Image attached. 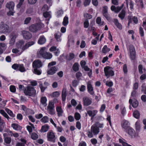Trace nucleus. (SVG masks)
<instances>
[{"instance_id":"1","label":"nucleus","mask_w":146,"mask_h":146,"mask_svg":"<svg viewBox=\"0 0 146 146\" xmlns=\"http://www.w3.org/2000/svg\"><path fill=\"white\" fill-rule=\"evenodd\" d=\"M103 127V124H100L99 123H96L93 125L91 127V131H89L88 132V137L90 138L92 137L93 135L92 133L94 135H96L99 132V128H102Z\"/></svg>"},{"instance_id":"2","label":"nucleus","mask_w":146,"mask_h":146,"mask_svg":"<svg viewBox=\"0 0 146 146\" xmlns=\"http://www.w3.org/2000/svg\"><path fill=\"white\" fill-rule=\"evenodd\" d=\"M42 66V62L39 60L34 61L33 63V67L34 68V73L35 74L40 75L41 74L40 71L37 69V68H39Z\"/></svg>"},{"instance_id":"3","label":"nucleus","mask_w":146,"mask_h":146,"mask_svg":"<svg viewBox=\"0 0 146 146\" xmlns=\"http://www.w3.org/2000/svg\"><path fill=\"white\" fill-rule=\"evenodd\" d=\"M10 32L9 26L4 22H1L0 24V33L6 34Z\"/></svg>"},{"instance_id":"4","label":"nucleus","mask_w":146,"mask_h":146,"mask_svg":"<svg viewBox=\"0 0 146 146\" xmlns=\"http://www.w3.org/2000/svg\"><path fill=\"white\" fill-rule=\"evenodd\" d=\"M42 27L41 24L40 23L33 24L29 27V30L32 32H36L40 30Z\"/></svg>"},{"instance_id":"5","label":"nucleus","mask_w":146,"mask_h":146,"mask_svg":"<svg viewBox=\"0 0 146 146\" xmlns=\"http://www.w3.org/2000/svg\"><path fill=\"white\" fill-rule=\"evenodd\" d=\"M24 93L26 95L31 96L35 95L36 91L33 88L28 86L25 90Z\"/></svg>"},{"instance_id":"6","label":"nucleus","mask_w":146,"mask_h":146,"mask_svg":"<svg viewBox=\"0 0 146 146\" xmlns=\"http://www.w3.org/2000/svg\"><path fill=\"white\" fill-rule=\"evenodd\" d=\"M129 50L130 52L131 58L132 60H134L136 57L135 50L134 46L132 44L129 45Z\"/></svg>"},{"instance_id":"7","label":"nucleus","mask_w":146,"mask_h":146,"mask_svg":"<svg viewBox=\"0 0 146 146\" xmlns=\"http://www.w3.org/2000/svg\"><path fill=\"white\" fill-rule=\"evenodd\" d=\"M111 67L109 66H106L104 68V72L105 75L107 76H113L114 74V72L110 70Z\"/></svg>"},{"instance_id":"8","label":"nucleus","mask_w":146,"mask_h":146,"mask_svg":"<svg viewBox=\"0 0 146 146\" xmlns=\"http://www.w3.org/2000/svg\"><path fill=\"white\" fill-rule=\"evenodd\" d=\"M9 36L10 40L9 43L12 46L15 42L16 38L17 36V34L15 32H13L11 33Z\"/></svg>"},{"instance_id":"9","label":"nucleus","mask_w":146,"mask_h":146,"mask_svg":"<svg viewBox=\"0 0 146 146\" xmlns=\"http://www.w3.org/2000/svg\"><path fill=\"white\" fill-rule=\"evenodd\" d=\"M47 137L48 141L53 143L55 142V136L52 132H48L47 134Z\"/></svg>"},{"instance_id":"10","label":"nucleus","mask_w":146,"mask_h":146,"mask_svg":"<svg viewBox=\"0 0 146 146\" xmlns=\"http://www.w3.org/2000/svg\"><path fill=\"white\" fill-rule=\"evenodd\" d=\"M22 33L24 38L26 39H29L32 37L31 34L29 31H23Z\"/></svg>"},{"instance_id":"11","label":"nucleus","mask_w":146,"mask_h":146,"mask_svg":"<svg viewBox=\"0 0 146 146\" xmlns=\"http://www.w3.org/2000/svg\"><path fill=\"white\" fill-rule=\"evenodd\" d=\"M83 101L84 106H88L92 103L91 100L87 97H85L83 98Z\"/></svg>"},{"instance_id":"12","label":"nucleus","mask_w":146,"mask_h":146,"mask_svg":"<svg viewBox=\"0 0 146 146\" xmlns=\"http://www.w3.org/2000/svg\"><path fill=\"white\" fill-rule=\"evenodd\" d=\"M129 102L130 105L131 104L132 106L134 108H136L138 106V102L135 99H134L132 100L130 99L129 100Z\"/></svg>"},{"instance_id":"13","label":"nucleus","mask_w":146,"mask_h":146,"mask_svg":"<svg viewBox=\"0 0 146 146\" xmlns=\"http://www.w3.org/2000/svg\"><path fill=\"white\" fill-rule=\"evenodd\" d=\"M123 5L121 7H116L115 6L112 5L111 7V9L112 11H114L115 13H117L119 12L121 9L122 8Z\"/></svg>"},{"instance_id":"14","label":"nucleus","mask_w":146,"mask_h":146,"mask_svg":"<svg viewBox=\"0 0 146 146\" xmlns=\"http://www.w3.org/2000/svg\"><path fill=\"white\" fill-rule=\"evenodd\" d=\"M57 68L55 66H52L47 71L48 74L52 75L56 73L57 71Z\"/></svg>"},{"instance_id":"15","label":"nucleus","mask_w":146,"mask_h":146,"mask_svg":"<svg viewBox=\"0 0 146 146\" xmlns=\"http://www.w3.org/2000/svg\"><path fill=\"white\" fill-rule=\"evenodd\" d=\"M87 89L88 92L91 95H93L94 94L93 91V88L90 82H88L87 83Z\"/></svg>"},{"instance_id":"16","label":"nucleus","mask_w":146,"mask_h":146,"mask_svg":"<svg viewBox=\"0 0 146 146\" xmlns=\"http://www.w3.org/2000/svg\"><path fill=\"white\" fill-rule=\"evenodd\" d=\"M14 5V2L11 1L7 3L6 5V7L9 10H13Z\"/></svg>"},{"instance_id":"17","label":"nucleus","mask_w":146,"mask_h":146,"mask_svg":"<svg viewBox=\"0 0 146 146\" xmlns=\"http://www.w3.org/2000/svg\"><path fill=\"white\" fill-rule=\"evenodd\" d=\"M128 133L131 136L132 138L135 137V133L134 130L132 128L129 127L128 129Z\"/></svg>"},{"instance_id":"18","label":"nucleus","mask_w":146,"mask_h":146,"mask_svg":"<svg viewBox=\"0 0 146 146\" xmlns=\"http://www.w3.org/2000/svg\"><path fill=\"white\" fill-rule=\"evenodd\" d=\"M45 47H43L41 48L39 51L38 53V56L39 57H42L43 56L46 52L45 51Z\"/></svg>"},{"instance_id":"19","label":"nucleus","mask_w":146,"mask_h":146,"mask_svg":"<svg viewBox=\"0 0 146 146\" xmlns=\"http://www.w3.org/2000/svg\"><path fill=\"white\" fill-rule=\"evenodd\" d=\"M46 41V39L44 36H40L38 41V43L40 44H42L44 43Z\"/></svg>"},{"instance_id":"20","label":"nucleus","mask_w":146,"mask_h":146,"mask_svg":"<svg viewBox=\"0 0 146 146\" xmlns=\"http://www.w3.org/2000/svg\"><path fill=\"white\" fill-rule=\"evenodd\" d=\"M34 44V42L33 41L29 42L27 43L22 48V50H24L27 49L29 46H31Z\"/></svg>"},{"instance_id":"21","label":"nucleus","mask_w":146,"mask_h":146,"mask_svg":"<svg viewBox=\"0 0 146 146\" xmlns=\"http://www.w3.org/2000/svg\"><path fill=\"white\" fill-rule=\"evenodd\" d=\"M121 125L123 128L127 129L129 127L128 122L126 120H124L122 122Z\"/></svg>"},{"instance_id":"22","label":"nucleus","mask_w":146,"mask_h":146,"mask_svg":"<svg viewBox=\"0 0 146 146\" xmlns=\"http://www.w3.org/2000/svg\"><path fill=\"white\" fill-rule=\"evenodd\" d=\"M113 22L117 26V27L119 29L121 30L122 29V26L121 24L119 22L118 20L117 19H114Z\"/></svg>"},{"instance_id":"23","label":"nucleus","mask_w":146,"mask_h":146,"mask_svg":"<svg viewBox=\"0 0 146 146\" xmlns=\"http://www.w3.org/2000/svg\"><path fill=\"white\" fill-rule=\"evenodd\" d=\"M11 126L14 129H15L16 130H21L22 128V127L20 126L19 125L17 124H16V123L12 124Z\"/></svg>"},{"instance_id":"24","label":"nucleus","mask_w":146,"mask_h":146,"mask_svg":"<svg viewBox=\"0 0 146 146\" xmlns=\"http://www.w3.org/2000/svg\"><path fill=\"white\" fill-rule=\"evenodd\" d=\"M56 111L58 112V117L62 116V113L63 112L61 108L60 107H57L56 108Z\"/></svg>"},{"instance_id":"25","label":"nucleus","mask_w":146,"mask_h":146,"mask_svg":"<svg viewBox=\"0 0 146 146\" xmlns=\"http://www.w3.org/2000/svg\"><path fill=\"white\" fill-rule=\"evenodd\" d=\"M66 91L65 89H63L62 93V99L63 101H64L66 99Z\"/></svg>"},{"instance_id":"26","label":"nucleus","mask_w":146,"mask_h":146,"mask_svg":"<svg viewBox=\"0 0 146 146\" xmlns=\"http://www.w3.org/2000/svg\"><path fill=\"white\" fill-rule=\"evenodd\" d=\"M5 133H4L3 134V136L4 137V141L7 144H9L11 141V138L9 137H5Z\"/></svg>"},{"instance_id":"27","label":"nucleus","mask_w":146,"mask_h":146,"mask_svg":"<svg viewBox=\"0 0 146 146\" xmlns=\"http://www.w3.org/2000/svg\"><path fill=\"white\" fill-rule=\"evenodd\" d=\"M125 15V10H122L120 13L119 14L118 17L120 18L121 20L123 19Z\"/></svg>"},{"instance_id":"28","label":"nucleus","mask_w":146,"mask_h":146,"mask_svg":"<svg viewBox=\"0 0 146 146\" xmlns=\"http://www.w3.org/2000/svg\"><path fill=\"white\" fill-rule=\"evenodd\" d=\"M52 55L49 52H46L42 57L47 59H50L52 57Z\"/></svg>"},{"instance_id":"29","label":"nucleus","mask_w":146,"mask_h":146,"mask_svg":"<svg viewBox=\"0 0 146 146\" xmlns=\"http://www.w3.org/2000/svg\"><path fill=\"white\" fill-rule=\"evenodd\" d=\"M49 129V126L48 125H44L42 126L40 131L42 132H46Z\"/></svg>"},{"instance_id":"30","label":"nucleus","mask_w":146,"mask_h":146,"mask_svg":"<svg viewBox=\"0 0 146 146\" xmlns=\"http://www.w3.org/2000/svg\"><path fill=\"white\" fill-rule=\"evenodd\" d=\"M44 17L46 18V20L48 21L51 18V15L50 14L47 12H45L43 13Z\"/></svg>"},{"instance_id":"31","label":"nucleus","mask_w":146,"mask_h":146,"mask_svg":"<svg viewBox=\"0 0 146 146\" xmlns=\"http://www.w3.org/2000/svg\"><path fill=\"white\" fill-rule=\"evenodd\" d=\"M47 99L46 97H44L41 98L40 100V102L43 105H44L45 106H47L46 102Z\"/></svg>"},{"instance_id":"32","label":"nucleus","mask_w":146,"mask_h":146,"mask_svg":"<svg viewBox=\"0 0 146 146\" xmlns=\"http://www.w3.org/2000/svg\"><path fill=\"white\" fill-rule=\"evenodd\" d=\"M6 45L4 43H0V54L3 52V51L5 48Z\"/></svg>"},{"instance_id":"33","label":"nucleus","mask_w":146,"mask_h":146,"mask_svg":"<svg viewBox=\"0 0 146 146\" xmlns=\"http://www.w3.org/2000/svg\"><path fill=\"white\" fill-rule=\"evenodd\" d=\"M79 64L78 63H75L73 65L72 68L74 71L76 72L79 70Z\"/></svg>"},{"instance_id":"34","label":"nucleus","mask_w":146,"mask_h":146,"mask_svg":"<svg viewBox=\"0 0 146 146\" xmlns=\"http://www.w3.org/2000/svg\"><path fill=\"white\" fill-rule=\"evenodd\" d=\"M68 23V18L66 16L64 17L63 22V24L64 26H66Z\"/></svg>"},{"instance_id":"35","label":"nucleus","mask_w":146,"mask_h":146,"mask_svg":"<svg viewBox=\"0 0 146 146\" xmlns=\"http://www.w3.org/2000/svg\"><path fill=\"white\" fill-rule=\"evenodd\" d=\"M133 115L134 117L137 119L139 118L140 116L139 112L137 110L134 112Z\"/></svg>"},{"instance_id":"36","label":"nucleus","mask_w":146,"mask_h":146,"mask_svg":"<svg viewBox=\"0 0 146 146\" xmlns=\"http://www.w3.org/2000/svg\"><path fill=\"white\" fill-rule=\"evenodd\" d=\"M110 50V49L108 48L107 45H105L102 49V51L104 53H106L109 52Z\"/></svg>"},{"instance_id":"37","label":"nucleus","mask_w":146,"mask_h":146,"mask_svg":"<svg viewBox=\"0 0 146 146\" xmlns=\"http://www.w3.org/2000/svg\"><path fill=\"white\" fill-rule=\"evenodd\" d=\"M6 111L7 112V113L10 115L12 117H15V115L13 114L12 112L8 108H6L5 109Z\"/></svg>"},{"instance_id":"38","label":"nucleus","mask_w":146,"mask_h":146,"mask_svg":"<svg viewBox=\"0 0 146 146\" xmlns=\"http://www.w3.org/2000/svg\"><path fill=\"white\" fill-rule=\"evenodd\" d=\"M0 113L3 115L7 119L9 118V117L7 114L3 110H1L0 111Z\"/></svg>"},{"instance_id":"39","label":"nucleus","mask_w":146,"mask_h":146,"mask_svg":"<svg viewBox=\"0 0 146 146\" xmlns=\"http://www.w3.org/2000/svg\"><path fill=\"white\" fill-rule=\"evenodd\" d=\"M96 22L97 23L100 25H103V22H101V19L100 17H98L96 20Z\"/></svg>"},{"instance_id":"40","label":"nucleus","mask_w":146,"mask_h":146,"mask_svg":"<svg viewBox=\"0 0 146 146\" xmlns=\"http://www.w3.org/2000/svg\"><path fill=\"white\" fill-rule=\"evenodd\" d=\"M54 103L52 102H50L49 103L47 109L54 108Z\"/></svg>"},{"instance_id":"41","label":"nucleus","mask_w":146,"mask_h":146,"mask_svg":"<svg viewBox=\"0 0 146 146\" xmlns=\"http://www.w3.org/2000/svg\"><path fill=\"white\" fill-rule=\"evenodd\" d=\"M18 69L21 72H23L25 71V69L23 64L19 65Z\"/></svg>"},{"instance_id":"42","label":"nucleus","mask_w":146,"mask_h":146,"mask_svg":"<svg viewBox=\"0 0 146 146\" xmlns=\"http://www.w3.org/2000/svg\"><path fill=\"white\" fill-rule=\"evenodd\" d=\"M32 138L34 140H36L37 139L38 137V135L35 133H33L31 136Z\"/></svg>"},{"instance_id":"43","label":"nucleus","mask_w":146,"mask_h":146,"mask_svg":"<svg viewBox=\"0 0 146 146\" xmlns=\"http://www.w3.org/2000/svg\"><path fill=\"white\" fill-rule=\"evenodd\" d=\"M41 121L42 122L45 123L48 122V119L47 117L45 116L44 117L41 119Z\"/></svg>"},{"instance_id":"44","label":"nucleus","mask_w":146,"mask_h":146,"mask_svg":"<svg viewBox=\"0 0 146 146\" xmlns=\"http://www.w3.org/2000/svg\"><path fill=\"white\" fill-rule=\"evenodd\" d=\"M74 117L75 119L77 120H79L80 118V114L78 113H76L75 114Z\"/></svg>"},{"instance_id":"45","label":"nucleus","mask_w":146,"mask_h":146,"mask_svg":"<svg viewBox=\"0 0 146 146\" xmlns=\"http://www.w3.org/2000/svg\"><path fill=\"white\" fill-rule=\"evenodd\" d=\"M84 5L86 7L89 5L91 2V0H84Z\"/></svg>"},{"instance_id":"46","label":"nucleus","mask_w":146,"mask_h":146,"mask_svg":"<svg viewBox=\"0 0 146 146\" xmlns=\"http://www.w3.org/2000/svg\"><path fill=\"white\" fill-rule=\"evenodd\" d=\"M60 93L57 91H56L53 93L52 97H58L59 96Z\"/></svg>"},{"instance_id":"47","label":"nucleus","mask_w":146,"mask_h":146,"mask_svg":"<svg viewBox=\"0 0 146 146\" xmlns=\"http://www.w3.org/2000/svg\"><path fill=\"white\" fill-rule=\"evenodd\" d=\"M39 86L40 88L41 92H43L45 90L46 88V87L43 86L42 83L40 84Z\"/></svg>"},{"instance_id":"48","label":"nucleus","mask_w":146,"mask_h":146,"mask_svg":"<svg viewBox=\"0 0 146 146\" xmlns=\"http://www.w3.org/2000/svg\"><path fill=\"white\" fill-rule=\"evenodd\" d=\"M84 27L85 28H87L89 25V23L88 20H86L84 23Z\"/></svg>"},{"instance_id":"49","label":"nucleus","mask_w":146,"mask_h":146,"mask_svg":"<svg viewBox=\"0 0 146 146\" xmlns=\"http://www.w3.org/2000/svg\"><path fill=\"white\" fill-rule=\"evenodd\" d=\"M49 113L51 115H54L55 114L54 108L47 109Z\"/></svg>"},{"instance_id":"50","label":"nucleus","mask_w":146,"mask_h":146,"mask_svg":"<svg viewBox=\"0 0 146 146\" xmlns=\"http://www.w3.org/2000/svg\"><path fill=\"white\" fill-rule=\"evenodd\" d=\"M31 17H28L26 18L24 21V24H27L29 23L31 20Z\"/></svg>"},{"instance_id":"51","label":"nucleus","mask_w":146,"mask_h":146,"mask_svg":"<svg viewBox=\"0 0 146 146\" xmlns=\"http://www.w3.org/2000/svg\"><path fill=\"white\" fill-rule=\"evenodd\" d=\"M135 125L136 130L138 131H139L140 128V123H139L137 122L135 123Z\"/></svg>"},{"instance_id":"52","label":"nucleus","mask_w":146,"mask_h":146,"mask_svg":"<svg viewBox=\"0 0 146 146\" xmlns=\"http://www.w3.org/2000/svg\"><path fill=\"white\" fill-rule=\"evenodd\" d=\"M10 91L12 92H15L16 91V88L15 86L13 85L11 86L10 87Z\"/></svg>"},{"instance_id":"53","label":"nucleus","mask_w":146,"mask_h":146,"mask_svg":"<svg viewBox=\"0 0 146 146\" xmlns=\"http://www.w3.org/2000/svg\"><path fill=\"white\" fill-rule=\"evenodd\" d=\"M78 82L77 80H74L72 82V85L74 87H76L78 85Z\"/></svg>"},{"instance_id":"54","label":"nucleus","mask_w":146,"mask_h":146,"mask_svg":"<svg viewBox=\"0 0 146 146\" xmlns=\"http://www.w3.org/2000/svg\"><path fill=\"white\" fill-rule=\"evenodd\" d=\"M108 13V7L105 6L103 7L102 10V13Z\"/></svg>"},{"instance_id":"55","label":"nucleus","mask_w":146,"mask_h":146,"mask_svg":"<svg viewBox=\"0 0 146 146\" xmlns=\"http://www.w3.org/2000/svg\"><path fill=\"white\" fill-rule=\"evenodd\" d=\"M139 33L141 36H143L144 35V33L143 28L141 27H140L139 29Z\"/></svg>"},{"instance_id":"56","label":"nucleus","mask_w":146,"mask_h":146,"mask_svg":"<svg viewBox=\"0 0 146 146\" xmlns=\"http://www.w3.org/2000/svg\"><path fill=\"white\" fill-rule=\"evenodd\" d=\"M103 15L105 17V18L108 20H110V17L109 16L108 13L103 14Z\"/></svg>"},{"instance_id":"57","label":"nucleus","mask_w":146,"mask_h":146,"mask_svg":"<svg viewBox=\"0 0 146 146\" xmlns=\"http://www.w3.org/2000/svg\"><path fill=\"white\" fill-rule=\"evenodd\" d=\"M12 67L15 70L18 69L19 64H15L12 66Z\"/></svg>"},{"instance_id":"58","label":"nucleus","mask_w":146,"mask_h":146,"mask_svg":"<svg viewBox=\"0 0 146 146\" xmlns=\"http://www.w3.org/2000/svg\"><path fill=\"white\" fill-rule=\"evenodd\" d=\"M75 55L74 54L70 53L69 54V57L68 58V60H70L73 59Z\"/></svg>"},{"instance_id":"59","label":"nucleus","mask_w":146,"mask_h":146,"mask_svg":"<svg viewBox=\"0 0 146 146\" xmlns=\"http://www.w3.org/2000/svg\"><path fill=\"white\" fill-rule=\"evenodd\" d=\"M48 10V7L46 5H44L42 8V10L43 11H47Z\"/></svg>"},{"instance_id":"60","label":"nucleus","mask_w":146,"mask_h":146,"mask_svg":"<svg viewBox=\"0 0 146 146\" xmlns=\"http://www.w3.org/2000/svg\"><path fill=\"white\" fill-rule=\"evenodd\" d=\"M138 69L139 70V73L141 74L143 73L142 72V69H143V66L141 65H139L138 66Z\"/></svg>"},{"instance_id":"61","label":"nucleus","mask_w":146,"mask_h":146,"mask_svg":"<svg viewBox=\"0 0 146 146\" xmlns=\"http://www.w3.org/2000/svg\"><path fill=\"white\" fill-rule=\"evenodd\" d=\"M68 42L69 44H73L74 42V40L73 38H70L69 39Z\"/></svg>"},{"instance_id":"62","label":"nucleus","mask_w":146,"mask_h":146,"mask_svg":"<svg viewBox=\"0 0 146 146\" xmlns=\"http://www.w3.org/2000/svg\"><path fill=\"white\" fill-rule=\"evenodd\" d=\"M86 46V43L85 42L84 40H82L81 43L80 45V47L81 48H84Z\"/></svg>"},{"instance_id":"63","label":"nucleus","mask_w":146,"mask_h":146,"mask_svg":"<svg viewBox=\"0 0 146 146\" xmlns=\"http://www.w3.org/2000/svg\"><path fill=\"white\" fill-rule=\"evenodd\" d=\"M87 113L90 116H93V117H94L95 115L93 112L92 111H90V110L88 111H87Z\"/></svg>"},{"instance_id":"64","label":"nucleus","mask_w":146,"mask_h":146,"mask_svg":"<svg viewBox=\"0 0 146 146\" xmlns=\"http://www.w3.org/2000/svg\"><path fill=\"white\" fill-rule=\"evenodd\" d=\"M80 64L82 68L83 67L85 66V65L86 64V62L84 60H82L80 62Z\"/></svg>"}]
</instances>
